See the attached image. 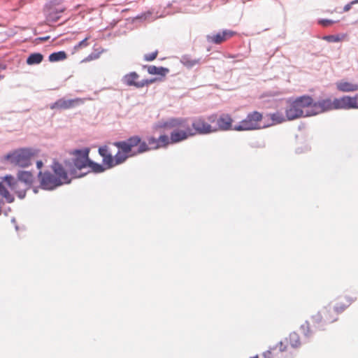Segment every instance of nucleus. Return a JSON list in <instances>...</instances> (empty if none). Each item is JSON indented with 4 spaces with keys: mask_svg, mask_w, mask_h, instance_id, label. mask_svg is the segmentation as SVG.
<instances>
[{
    "mask_svg": "<svg viewBox=\"0 0 358 358\" xmlns=\"http://www.w3.org/2000/svg\"><path fill=\"white\" fill-rule=\"evenodd\" d=\"M5 183L14 191L17 194V197L20 199H23L26 196V192L29 188H26L23 186L22 189H17L18 181L11 175H6L3 177Z\"/></svg>",
    "mask_w": 358,
    "mask_h": 358,
    "instance_id": "ddd939ff",
    "label": "nucleus"
},
{
    "mask_svg": "<svg viewBox=\"0 0 358 358\" xmlns=\"http://www.w3.org/2000/svg\"><path fill=\"white\" fill-rule=\"evenodd\" d=\"M38 178L40 180L41 187L43 189L52 190L62 185L61 179L57 178L54 174L49 171L38 173Z\"/></svg>",
    "mask_w": 358,
    "mask_h": 358,
    "instance_id": "1a4fd4ad",
    "label": "nucleus"
},
{
    "mask_svg": "<svg viewBox=\"0 0 358 358\" xmlns=\"http://www.w3.org/2000/svg\"><path fill=\"white\" fill-rule=\"evenodd\" d=\"M67 57V55L64 51H58L51 53L49 55V61L51 62H59L65 59Z\"/></svg>",
    "mask_w": 358,
    "mask_h": 358,
    "instance_id": "cd10ccee",
    "label": "nucleus"
},
{
    "mask_svg": "<svg viewBox=\"0 0 358 358\" xmlns=\"http://www.w3.org/2000/svg\"><path fill=\"white\" fill-rule=\"evenodd\" d=\"M345 36L343 34L341 36L339 34L337 35H324L321 37V38L324 41H326L329 43H337L342 41L343 38Z\"/></svg>",
    "mask_w": 358,
    "mask_h": 358,
    "instance_id": "7c9ffc66",
    "label": "nucleus"
},
{
    "mask_svg": "<svg viewBox=\"0 0 358 358\" xmlns=\"http://www.w3.org/2000/svg\"><path fill=\"white\" fill-rule=\"evenodd\" d=\"M157 128L173 129L170 134L171 144H176L192 137L187 117H171L157 123Z\"/></svg>",
    "mask_w": 358,
    "mask_h": 358,
    "instance_id": "f257e3e1",
    "label": "nucleus"
},
{
    "mask_svg": "<svg viewBox=\"0 0 358 358\" xmlns=\"http://www.w3.org/2000/svg\"><path fill=\"white\" fill-rule=\"evenodd\" d=\"M1 181H0V195L3 196L6 202L8 203H13L15 200V198L13 195H12L6 187L4 185L5 181L3 180V178H1Z\"/></svg>",
    "mask_w": 358,
    "mask_h": 358,
    "instance_id": "393cba45",
    "label": "nucleus"
},
{
    "mask_svg": "<svg viewBox=\"0 0 358 358\" xmlns=\"http://www.w3.org/2000/svg\"><path fill=\"white\" fill-rule=\"evenodd\" d=\"M158 80L157 78H150V79H143L140 81V84L138 85L139 88H142L145 86H148L149 85H151L156 82Z\"/></svg>",
    "mask_w": 358,
    "mask_h": 358,
    "instance_id": "e433bc0d",
    "label": "nucleus"
},
{
    "mask_svg": "<svg viewBox=\"0 0 358 358\" xmlns=\"http://www.w3.org/2000/svg\"><path fill=\"white\" fill-rule=\"evenodd\" d=\"M43 60V55L40 52H34L30 54L27 58V64L29 65H36L40 64Z\"/></svg>",
    "mask_w": 358,
    "mask_h": 358,
    "instance_id": "bb28decb",
    "label": "nucleus"
},
{
    "mask_svg": "<svg viewBox=\"0 0 358 358\" xmlns=\"http://www.w3.org/2000/svg\"><path fill=\"white\" fill-rule=\"evenodd\" d=\"M12 222H15V218H13V219L12 220Z\"/></svg>",
    "mask_w": 358,
    "mask_h": 358,
    "instance_id": "603ef678",
    "label": "nucleus"
},
{
    "mask_svg": "<svg viewBox=\"0 0 358 358\" xmlns=\"http://www.w3.org/2000/svg\"><path fill=\"white\" fill-rule=\"evenodd\" d=\"M292 348H297V347L300 346L301 343L299 341V336L296 333L292 332Z\"/></svg>",
    "mask_w": 358,
    "mask_h": 358,
    "instance_id": "58836bf2",
    "label": "nucleus"
},
{
    "mask_svg": "<svg viewBox=\"0 0 358 358\" xmlns=\"http://www.w3.org/2000/svg\"><path fill=\"white\" fill-rule=\"evenodd\" d=\"M337 90L342 92H352L358 90V84L352 83L345 80L336 83Z\"/></svg>",
    "mask_w": 358,
    "mask_h": 358,
    "instance_id": "aec40b11",
    "label": "nucleus"
},
{
    "mask_svg": "<svg viewBox=\"0 0 358 358\" xmlns=\"http://www.w3.org/2000/svg\"><path fill=\"white\" fill-rule=\"evenodd\" d=\"M144 67L148 68V73L151 75H159L161 76H165L168 73H169L170 70L168 68L163 66H144Z\"/></svg>",
    "mask_w": 358,
    "mask_h": 358,
    "instance_id": "5701e85b",
    "label": "nucleus"
},
{
    "mask_svg": "<svg viewBox=\"0 0 358 358\" xmlns=\"http://www.w3.org/2000/svg\"><path fill=\"white\" fill-rule=\"evenodd\" d=\"M358 22V20L357 21H355V24H357Z\"/></svg>",
    "mask_w": 358,
    "mask_h": 358,
    "instance_id": "6e6d98bb",
    "label": "nucleus"
},
{
    "mask_svg": "<svg viewBox=\"0 0 358 358\" xmlns=\"http://www.w3.org/2000/svg\"><path fill=\"white\" fill-rule=\"evenodd\" d=\"M290 111H291V108H289V109L287 108L286 109V116H287L288 120H291Z\"/></svg>",
    "mask_w": 358,
    "mask_h": 358,
    "instance_id": "c03bdc74",
    "label": "nucleus"
},
{
    "mask_svg": "<svg viewBox=\"0 0 358 358\" xmlns=\"http://www.w3.org/2000/svg\"><path fill=\"white\" fill-rule=\"evenodd\" d=\"M88 163V168H90L92 171L96 173H103L107 169L103 164L96 163L92 159Z\"/></svg>",
    "mask_w": 358,
    "mask_h": 358,
    "instance_id": "c85d7f7f",
    "label": "nucleus"
},
{
    "mask_svg": "<svg viewBox=\"0 0 358 358\" xmlns=\"http://www.w3.org/2000/svg\"><path fill=\"white\" fill-rule=\"evenodd\" d=\"M48 37L43 38L42 40H46Z\"/></svg>",
    "mask_w": 358,
    "mask_h": 358,
    "instance_id": "5fc2aeb1",
    "label": "nucleus"
},
{
    "mask_svg": "<svg viewBox=\"0 0 358 358\" xmlns=\"http://www.w3.org/2000/svg\"><path fill=\"white\" fill-rule=\"evenodd\" d=\"M311 319L315 328L318 330H324V326L325 324L331 323L337 320V318L334 320L325 318L323 320V317L320 312H318L316 315H313Z\"/></svg>",
    "mask_w": 358,
    "mask_h": 358,
    "instance_id": "6ab92c4d",
    "label": "nucleus"
},
{
    "mask_svg": "<svg viewBox=\"0 0 358 358\" xmlns=\"http://www.w3.org/2000/svg\"><path fill=\"white\" fill-rule=\"evenodd\" d=\"M52 169L54 172V175L59 178L62 185L69 184L71 182V177L70 178L69 173L66 169V166H63L62 164L58 162H53L52 166Z\"/></svg>",
    "mask_w": 358,
    "mask_h": 358,
    "instance_id": "f8f14e48",
    "label": "nucleus"
},
{
    "mask_svg": "<svg viewBox=\"0 0 358 358\" xmlns=\"http://www.w3.org/2000/svg\"><path fill=\"white\" fill-rule=\"evenodd\" d=\"M139 77V75L136 72L133 71L124 75L122 78V83L129 87L133 86L139 88L138 85L140 84V81L137 80Z\"/></svg>",
    "mask_w": 358,
    "mask_h": 358,
    "instance_id": "a211bd4d",
    "label": "nucleus"
},
{
    "mask_svg": "<svg viewBox=\"0 0 358 358\" xmlns=\"http://www.w3.org/2000/svg\"><path fill=\"white\" fill-rule=\"evenodd\" d=\"M65 164L71 178H82L88 173H81L89 164L88 162L83 159L73 158L71 161H65Z\"/></svg>",
    "mask_w": 358,
    "mask_h": 358,
    "instance_id": "0eeeda50",
    "label": "nucleus"
},
{
    "mask_svg": "<svg viewBox=\"0 0 358 358\" xmlns=\"http://www.w3.org/2000/svg\"><path fill=\"white\" fill-rule=\"evenodd\" d=\"M334 110L333 101L330 98L320 99L317 101H314L313 108L306 109V115L312 117Z\"/></svg>",
    "mask_w": 358,
    "mask_h": 358,
    "instance_id": "6e6552de",
    "label": "nucleus"
},
{
    "mask_svg": "<svg viewBox=\"0 0 358 358\" xmlns=\"http://www.w3.org/2000/svg\"><path fill=\"white\" fill-rule=\"evenodd\" d=\"M130 153L129 154H124V152H121V150H119L117 153L115 155L114 157V166L116 165H119L124 162L128 157H130Z\"/></svg>",
    "mask_w": 358,
    "mask_h": 358,
    "instance_id": "c756f323",
    "label": "nucleus"
},
{
    "mask_svg": "<svg viewBox=\"0 0 358 358\" xmlns=\"http://www.w3.org/2000/svg\"><path fill=\"white\" fill-rule=\"evenodd\" d=\"M235 34V32L231 30H223L213 35H207L206 38L209 43L214 44H221Z\"/></svg>",
    "mask_w": 358,
    "mask_h": 358,
    "instance_id": "2eb2a0df",
    "label": "nucleus"
},
{
    "mask_svg": "<svg viewBox=\"0 0 358 358\" xmlns=\"http://www.w3.org/2000/svg\"><path fill=\"white\" fill-rule=\"evenodd\" d=\"M20 183L21 182L18 181L17 189H22L23 188V187H21Z\"/></svg>",
    "mask_w": 358,
    "mask_h": 358,
    "instance_id": "09e8293b",
    "label": "nucleus"
},
{
    "mask_svg": "<svg viewBox=\"0 0 358 358\" xmlns=\"http://www.w3.org/2000/svg\"><path fill=\"white\" fill-rule=\"evenodd\" d=\"M310 149L308 145H305L303 148H297L295 150L296 153L300 154L308 151Z\"/></svg>",
    "mask_w": 358,
    "mask_h": 358,
    "instance_id": "37998d69",
    "label": "nucleus"
},
{
    "mask_svg": "<svg viewBox=\"0 0 358 358\" xmlns=\"http://www.w3.org/2000/svg\"><path fill=\"white\" fill-rule=\"evenodd\" d=\"M43 166V163L42 161H41V160L40 161H37L36 166H37L38 169L42 168Z\"/></svg>",
    "mask_w": 358,
    "mask_h": 358,
    "instance_id": "a18cd8bd",
    "label": "nucleus"
},
{
    "mask_svg": "<svg viewBox=\"0 0 358 358\" xmlns=\"http://www.w3.org/2000/svg\"><path fill=\"white\" fill-rule=\"evenodd\" d=\"M306 127V124L304 123H301L299 124L298 128L299 130H301Z\"/></svg>",
    "mask_w": 358,
    "mask_h": 358,
    "instance_id": "49530a36",
    "label": "nucleus"
},
{
    "mask_svg": "<svg viewBox=\"0 0 358 358\" xmlns=\"http://www.w3.org/2000/svg\"><path fill=\"white\" fill-rule=\"evenodd\" d=\"M64 9L57 8L51 2L46 3L43 8V12L48 21L51 22H57L61 17V13Z\"/></svg>",
    "mask_w": 358,
    "mask_h": 358,
    "instance_id": "4468645a",
    "label": "nucleus"
},
{
    "mask_svg": "<svg viewBox=\"0 0 358 358\" xmlns=\"http://www.w3.org/2000/svg\"><path fill=\"white\" fill-rule=\"evenodd\" d=\"M6 65H4V64H1V63H0V71H1V70H4V69H6Z\"/></svg>",
    "mask_w": 358,
    "mask_h": 358,
    "instance_id": "de8ad7c7",
    "label": "nucleus"
},
{
    "mask_svg": "<svg viewBox=\"0 0 358 358\" xmlns=\"http://www.w3.org/2000/svg\"><path fill=\"white\" fill-rule=\"evenodd\" d=\"M15 180L24 183L26 188H29L33 182V175L29 171H20Z\"/></svg>",
    "mask_w": 358,
    "mask_h": 358,
    "instance_id": "412c9836",
    "label": "nucleus"
},
{
    "mask_svg": "<svg viewBox=\"0 0 358 358\" xmlns=\"http://www.w3.org/2000/svg\"><path fill=\"white\" fill-rule=\"evenodd\" d=\"M180 62L188 69H192L196 64L201 63V59H192L189 55H182L180 58Z\"/></svg>",
    "mask_w": 358,
    "mask_h": 358,
    "instance_id": "4be33fe9",
    "label": "nucleus"
},
{
    "mask_svg": "<svg viewBox=\"0 0 358 358\" xmlns=\"http://www.w3.org/2000/svg\"><path fill=\"white\" fill-rule=\"evenodd\" d=\"M114 145L124 154H129L130 156H136L149 151L148 145L146 141H142L139 136H132L125 141H116Z\"/></svg>",
    "mask_w": 358,
    "mask_h": 358,
    "instance_id": "f03ea898",
    "label": "nucleus"
},
{
    "mask_svg": "<svg viewBox=\"0 0 358 358\" xmlns=\"http://www.w3.org/2000/svg\"><path fill=\"white\" fill-rule=\"evenodd\" d=\"M314 100L309 95H303L292 101V120L308 117L306 109L313 107Z\"/></svg>",
    "mask_w": 358,
    "mask_h": 358,
    "instance_id": "20e7f679",
    "label": "nucleus"
},
{
    "mask_svg": "<svg viewBox=\"0 0 358 358\" xmlns=\"http://www.w3.org/2000/svg\"><path fill=\"white\" fill-rule=\"evenodd\" d=\"M301 330L302 331L304 336L306 338H309L312 334V331L310 330V324L308 321H306L304 324L301 325Z\"/></svg>",
    "mask_w": 358,
    "mask_h": 358,
    "instance_id": "f704fd0d",
    "label": "nucleus"
},
{
    "mask_svg": "<svg viewBox=\"0 0 358 358\" xmlns=\"http://www.w3.org/2000/svg\"><path fill=\"white\" fill-rule=\"evenodd\" d=\"M98 152L99 155L103 158V164L107 169L114 167V157L110 152L109 148L107 145L99 147Z\"/></svg>",
    "mask_w": 358,
    "mask_h": 358,
    "instance_id": "dca6fc26",
    "label": "nucleus"
},
{
    "mask_svg": "<svg viewBox=\"0 0 358 358\" xmlns=\"http://www.w3.org/2000/svg\"><path fill=\"white\" fill-rule=\"evenodd\" d=\"M147 145H148L149 151L151 150H156L160 148V145L158 144L157 138L150 136L147 138Z\"/></svg>",
    "mask_w": 358,
    "mask_h": 358,
    "instance_id": "2f4dec72",
    "label": "nucleus"
},
{
    "mask_svg": "<svg viewBox=\"0 0 358 358\" xmlns=\"http://www.w3.org/2000/svg\"><path fill=\"white\" fill-rule=\"evenodd\" d=\"M73 153L75 155L76 159H83L88 162L91 159L89 157L90 149L88 148H85L84 149H76Z\"/></svg>",
    "mask_w": 358,
    "mask_h": 358,
    "instance_id": "a878e982",
    "label": "nucleus"
},
{
    "mask_svg": "<svg viewBox=\"0 0 358 358\" xmlns=\"http://www.w3.org/2000/svg\"><path fill=\"white\" fill-rule=\"evenodd\" d=\"M158 144L160 145L161 148H166L169 144H171V136L169 137L167 135L164 134L161 135L157 138Z\"/></svg>",
    "mask_w": 358,
    "mask_h": 358,
    "instance_id": "473e14b6",
    "label": "nucleus"
},
{
    "mask_svg": "<svg viewBox=\"0 0 358 358\" xmlns=\"http://www.w3.org/2000/svg\"><path fill=\"white\" fill-rule=\"evenodd\" d=\"M358 94L355 96H343L341 98H335L333 100L334 110H349L355 109Z\"/></svg>",
    "mask_w": 358,
    "mask_h": 358,
    "instance_id": "9d476101",
    "label": "nucleus"
},
{
    "mask_svg": "<svg viewBox=\"0 0 358 358\" xmlns=\"http://www.w3.org/2000/svg\"><path fill=\"white\" fill-rule=\"evenodd\" d=\"M251 358H259V357H258V356L257 355V356H255V357H251Z\"/></svg>",
    "mask_w": 358,
    "mask_h": 358,
    "instance_id": "864d4df0",
    "label": "nucleus"
},
{
    "mask_svg": "<svg viewBox=\"0 0 358 358\" xmlns=\"http://www.w3.org/2000/svg\"><path fill=\"white\" fill-rule=\"evenodd\" d=\"M355 109H358V101H357V106H355Z\"/></svg>",
    "mask_w": 358,
    "mask_h": 358,
    "instance_id": "3c124183",
    "label": "nucleus"
},
{
    "mask_svg": "<svg viewBox=\"0 0 358 358\" xmlns=\"http://www.w3.org/2000/svg\"><path fill=\"white\" fill-rule=\"evenodd\" d=\"M233 119L229 114L223 113L217 120V125L222 131L234 129L232 126Z\"/></svg>",
    "mask_w": 358,
    "mask_h": 358,
    "instance_id": "f3484780",
    "label": "nucleus"
},
{
    "mask_svg": "<svg viewBox=\"0 0 358 358\" xmlns=\"http://www.w3.org/2000/svg\"><path fill=\"white\" fill-rule=\"evenodd\" d=\"M84 101L82 99L76 98L73 99H66L64 98H62L58 99L55 103H52L50 106V108L52 110L58 109V110H66L69 108H74L75 106L83 103Z\"/></svg>",
    "mask_w": 358,
    "mask_h": 358,
    "instance_id": "9b49d317",
    "label": "nucleus"
},
{
    "mask_svg": "<svg viewBox=\"0 0 358 358\" xmlns=\"http://www.w3.org/2000/svg\"><path fill=\"white\" fill-rule=\"evenodd\" d=\"M34 152L29 148H20L4 156V159L11 164L20 167H28L31 165V159Z\"/></svg>",
    "mask_w": 358,
    "mask_h": 358,
    "instance_id": "7ed1b4c3",
    "label": "nucleus"
},
{
    "mask_svg": "<svg viewBox=\"0 0 358 358\" xmlns=\"http://www.w3.org/2000/svg\"><path fill=\"white\" fill-rule=\"evenodd\" d=\"M34 192L36 194V193L38 192L37 189H36V188H35V189H34Z\"/></svg>",
    "mask_w": 358,
    "mask_h": 358,
    "instance_id": "8fccbe9b",
    "label": "nucleus"
},
{
    "mask_svg": "<svg viewBox=\"0 0 358 358\" xmlns=\"http://www.w3.org/2000/svg\"><path fill=\"white\" fill-rule=\"evenodd\" d=\"M336 21H334L332 20L329 19H320L318 20V24L323 26V27H329L334 23H335Z\"/></svg>",
    "mask_w": 358,
    "mask_h": 358,
    "instance_id": "ea45409f",
    "label": "nucleus"
},
{
    "mask_svg": "<svg viewBox=\"0 0 358 358\" xmlns=\"http://www.w3.org/2000/svg\"><path fill=\"white\" fill-rule=\"evenodd\" d=\"M271 119L275 123H281L285 121L284 115L280 113H275L271 115Z\"/></svg>",
    "mask_w": 358,
    "mask_h": 358,
    "instance_id": "c9c22d12",
    "label": "nucleus"
},
{
    "mask_svg": "<svg viewBox=\"0 0 358 358\" xmlns=\"http://www.w3.org/2000/svg\"><path fill=\"white\" fill-rule=\"evenodd\" d=\"M357 3H358V0H353V1H352L351 2L348 3V4H346L343 7V12L349 11L351 9L352 5H355V4H357Z\"/></svg>",
    "mask_w": 358,
    "mask_h": 358,
    "instance_id": "79ce46f5",
    "label": "nucleus"
},
{
    "mask_svg": "<svg viewBox=\"0 0 358 358\" xmlns=\"http://www.w3.org/2000/svg\"><path fill=\"white\" fill-rule=\"evenodd\" d=\"M279 346V352H282L286 350L287 348V345L285 344L284 342L280 341L278 345L276 346L270 348L266 352H264L263 356L264 358H273L275 355V351L277 350V348Z\"/></svg>",
    "mask_w": 358,
    "mask_h": 358,
    "instance_id": "b1692460",
    "label": "nucleus"
},
{
    "mask_svg": "<svg viewBox=\"0 0 358 358\" xmlns=\"http://www.w3.org/2000/svg\"><path fill=\"white\" fill-rule=\"evenodd\" d=\"M158 55V51L156 50L155 52H153L150 54H146L144 55V59L148 62H151L155 60Z\"/></svg>",
    "mask_w": 358,
    "mask_h": 358,
    "instance_id": "a19ab883",
    "label": "nucleus"
},
{
    "mask_svg": "<svg viewBox=\"0 0 358 358\" xmlns=\"http://www.w3.org/2000/svg\"><path fill=\"white\" fill-rule=\"evenodd\" d=\"M90 37H86L83 40H82L80 42H79L76 45H75L74 48L75 50H79L83 48H85L89 45V43L87 42Z\"/></svg>",
    "mask_w": 358,
    "mask_h": 358,
    "instance_id": "4c0bfd02",
    "label": "nucleus"
},
{
    "mask_svg": "<svg viewBox=\"0 0 358 358\" xmlns=\"http://www.w3.org/2000/svg\"><path fill=\"white\" fill-rule=\"evenodd\" d=\"M188 124L192 131V137L197 134H208L217 131L216 129H213L212 126L202 118H188Z\"/></svg>",
    "mask_w": 358,
    "mask_h": 358,
    "instance_id": "423d86ee",
    "label": "nucleus"
},
{
    "mask_svg": "<svg viewBox=\"0 0 358 358\" xmlns=\"http://www.w3.org/2000/svg\"><path fill=\"white\" fill-rule=\"evenodd\" d=\"M348 302V305L345 306L344 304H336L335 306H334V310L338 314V313H341L342 312H343L345 308L349 306L350 305L353 301L354 300L349 297V296H346L345 297Z\"/></svg>",
    "mask_w": 358,
    "mask_h": 358,
    "instance_id": "72a5a7b5",
    "label": "nucleus"
},
{
    "mask_svg": "<svg viewBox=\"0 0 358 358\" xmlns=\"http://www.w3.org/2000/svg\"><path fill=\"white\" fill-rule=\"evenodd\" d=\"M262 117V114L258 111L250 113L238 125L234 126V130L241 131L259 129L262 128L260 125Z\"/></svg>",
    "mask_w": 358,
    "mask_h": 358,
    "instance_id": "39448f33",
    "label": "nucleus"
}]
</instances>
